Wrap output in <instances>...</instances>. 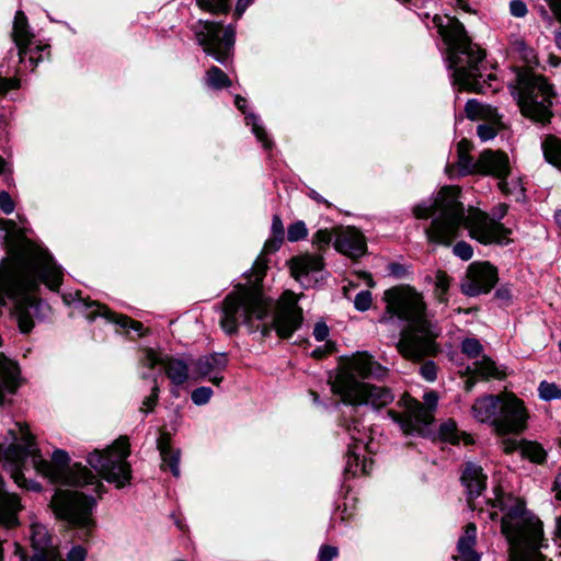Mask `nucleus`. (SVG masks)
I'll return each mask as SVG.
<instances>
[{"label":"nucleus","mask_w":561,"mask_h":561,"mask_svg":"<svg viewBox=\"0 0 561 561\" xmlns=\"http://www.w3.org/2000/svg\"><path fill=\"white\" fill-rule=\"evenodd\" d=\"M266 270V260L259 256L251 268L252 286L240 285L225 298L220 327L227 334H234L243 324L251 332L261 331L263 336L275 331L278 337L288 339L301 325L302 310L294 293L285 291L276 305L263 295L259 284Z\"/></svg>","instance_id":"obj_1"},{"label":"nucleus","mask_w":561,"mask_h":561,"mask_svg":"<svg viewBox=\"0 0 561 561\" xmlns=\"http://www.w3.org/2000/svg\"><path fill=\"white\" fill-rule=\"evenodd\" d=\"M61 280L62 270L53 256L44 249L31 248L0 265V306H4L7 299L12 300L19 328L28 333L41 307L34 295L39 283L58 290Z\"/></svg>","instance_id":"obj_2"},{"label":"nucleus","mask_w":561,"mask_h":561,"mask_svg":"<svg viewBox=\"0 0 561 561\" xmlns=\"http://www.w3.org/2000/svg\"><path fill=\"white\" fill-rule=\"evenodd\" d=\"M10 444H0V462L4 470L10 472L13 481L23 489L39 491L37 482L24 478L22 470L26 460L30 459L34 469L54 483H61L75 486L93 485V491L101 495L104 485L98 478L80 463L68 467L69 457L64 450H56L51 461L45 460L34 442L33 435L24 424L16 423L14 428L9 430Z\"/></svg>","instance_id":"obj_3"},{"label":"nucleus","mask_w":561,"mask_h":561,"mask_svg":"<svg viewBox=\"0 0 561 561\" xmlns=\"http://www.w3.org/2000/svg\"><path fill=\"white\" fill-rule=\"evenodd\" d=\"M459 194L458 186H445L433 203L419 204L413 208L414 216L420 219L438 214L426 229L428 240L449 245L458 237L460 228L466 227L471 238L480 243H504L510 230L477 208H469L466 214L458 201Z\"/></svg>","instance_id":"obj_4"},{"label":"nucleus","mask_w":561,"mask_h":561,"mask_svg":"<svg viewBox=\"0 0 561 561\" xmlns=\"http://www.w3.org/2000/svg\"><path fill=\"white\" fill-rule=\"evenodd\" d=\"M386 312L380 318L387 323L392 318L407 323L397 344L399 353L407 359L421 360L437 352V332L426 318V304L422 294L410 286H397L385 291Z\"/></svg>","instance_id":"obj_5"},{"label":"nucleus","mask_w":561,"mask_h":561,"mask_svg":"<svg viewBox=\"0 0 561 561\" xmlns=\"http://www.w3.org/2000/svg\"><path fill=\"white\" fill-rule=\"evenodd\" d=\"M387 375L388 368L375 360L371 354L355 352L341 358L331 388L346 404L380 409L392 402L393 394L388 388L366 380L383 379Z\"/></svg>","instance_id":"obj_6"},{"label":"nucleus","mask_w":561,"mask_h":561,"mask_svg":"<svg viewBox=\"0 0 561 561\" xmlns=\"http://www.w3.org/2000/svg\"><path fill=\"white\" fill-rule=\"evenodd\" d=\"M491 504L502 512L501 533L508 545L510 561H545L541 550L548 545L542 523L526 508L524 500L502 493Z\"/></svg>","instance_id":"obj_7"},{"label":"nucleus","mask_w":561,"mask_h":561,"mask_svg":"<svg viewBox=\"0 0 561 561\" xmlns=\"http://www.w3.org/2000/svg\"><path fill=\"white\" fill-rule=\"evenodd\" d=\"M432 23L448 46V62L449 68L454 70V84L459 90L481 92L484 50L471 42L465 26L457 19L434 15Z\"/></svg>","instance_id":"obj_8"},{"label":"nucleus","mask_w":561,"mask_h":561,"mask_svg":"<svg viewBox=\"0 0 561 561\" xmlns=\"http://www.w3.org/2000/svg\"><path fill=\"white\" fill-rule=\"evenodd\" d=\"M516 93L518 106L524 116L541 124L550 122L556 93L542 76L528 70L519 72Z\"/></svg>","instance_id":"obj_9"},{"label":"nucleus","mask_w":561,"mask_h":561,"mask_svg":"<svg viewBox=\"0 0 561 561\" xmlns=\"http://www.w3.org/2000/svg\"><path fill=\"white\" fill-rule=\"evenodd\" d=\"M129 454V440L121 436L108 448L91 453L88 462L103 479L121 489L131 480Z\"/></svg>","instance_id":"obj_10"},{"label":"nucleus","mask_w":561,"mask_h":561,"mask_svg":"<svg viewBox=\"0 0 561 561\" xmlns=\"http://www.w3.org/2000/svg\"><path fill=\"white\" fill-rule=\"evenodd\" d=\"M94 499L79 491L58 489L50 501V507L56 517L67 522L72 527L90 533L94 525L92 508Z\"/></svg>","instance_id":"obj_11"},{"label":"nucleus","mask_w":561,"mask_h":561,"mask_svg":"<svg viewBox=\"0 0 561 561\" xmlns=\"http://www.w3.org/2000/svg\"><path fill=\"white\" fill-rule=\"evenodd\" d=\"M193 30L204 51L213 56L217 61L225 62L233 48V27L228 26L224 28L219 23L198 21Z\"/></svg>","instance_id":"obj_12"},{"label":"nucleus","mask_w":561,"mask_h":561,"mask_svg":"<svg viewBox=\"0 0 561 561\" xmlns=\"http://www.w3.org/2000/svg\"><path fill=\"white\" fill-rule=\"evenodd\" d=\"M424 403L412 398L405 399V412L399 415L396 412H389L392 419L398 422L404 433H422L423 427L431 424L434 416L433 411L437 405L438 397L435 392H426L423 397Z\"/></svg>","instance_id":"obj_13"},{"label":"nucleus","mask_w":561,"mask_h":561,"mask_svg":"<svg viewBox=\"0 0 561 561\" xmlns=\"http://www.w3.org/2000/svg\"><path fill=\"white\" fill-rule=\"evenodd\" d=\"M494 430L497 434H518L526 428L528 414L524 402L512 392L501 393Z\"/></svg>","instance_id":"obj_14"},{"label":"nucleus","mask_w":561,"mask_h":561,"mask_svg":"<svg viewBox=\"0 0 561 561\" xmlns=\"http://www.w3.org/2000/svg\"><path fill=\"white\" fill-rule=\"evenodd\" d=\"M347 432L353 444L348 447L345 471L353 476L367 474L371 463L362 455V451L371 453L370 431L358 421H353L347 426Z\"/></svg>","instance_id":"obj_15"},{"label":"nucleus","mask_w":561,"mask_h":561,"mask_svg":"<svg viewBox=\"0 0 561 561\" xmlns=\"http://www.w3.org/2000/svg\"><path fill=\"white\" fill-rule=\"evenodd\" d=\"M511 173L508 156L501 150H483L468 174L492 175L499 179V188L508 194L506 178Z\"/></svg>","instance_id":"obj_16"},{"label":"nucleus","mask_w":561,"mask_h":561,"mask_svg":"<svg viewBox=\"0 0 561 561\" xmlns=\"http://www.w3.org/2000/svg\"><path fill=\"white\" fill-rule=\"evenodd\" d=\"M497 282V271L489 262H473L469 265L461 290L468 296L489 293Z\"/></svg>","instance_id":"obj_17"},{"label":"nucleus","mask_w":561,"mask_h":561,"mask_svg":"<svg viewBox=\"0 0 561 561\" xmlns=\"http://www.w3.org/2000/svg\"><path fill=\"white\" fill-rule=\"evenodd\" d=\"M12 38L19 49L21 62H28L33 70L41 60V53L44 46L31 47L33 34L28 30L27 19L22 11H18L14 18Z\"/></svg>","instance_id":"obj_18"},{"label":"nucleus","mask_w":561,"mask_h":561,"mask_svg":"<svg viewBox=\"0 0 561 561\" xmlns=\"http://www.w3.org/2000/svg\"><path fill=\"white\" fill-rule=\"evenodd\" d=\"M142 363L149 368H153L157 365H160L163 368L167 377L175 387L182 386L188 379V366L184 360L180 358H174L169 355H161L149 348L145 351Z\"/></svg>","instance_id":"obj_19"},{"label":"nucleus","mask_w":561,"mask_h":561,"mask_svg":"<svg viewBox=\"0 0 561 561\" xmlns=\"http://www.w3.org/2000/svg\"><path fill=\"white\" fill-rule=\"evenodd\" d=\"M31 540L34 550L31 561H64L45 526L39 524L32 525Z\"/></svg>","instance_id":"obj_20"},{"label":"nucleus","mask_w":561,"mask_h":561,"mask_svg":"<svg viewBox=\"0 0 561 561\" xmlns=\"http://www.w3.org/2000/svg\"><path fill=\"white\" fill-rule=\"evenodd\" d=\"M334 248L353 259L362 256L366 251V241L359 230L354 227L342 228L337 231Z\"/></svg>","instance_id":"obj_21"},{"label":"nucleus","mask_w":561,"mask_h":561,"mask_svg":"<svg viewBox=\"0 0 561 561\" xmlns=\"http://www.w3.org/2000/svg\"><path fill=\"white\" fill-rule=\"evenodd\" d=\"M228 358L224 353H214L199 357L194 363L195 371L201 377H208L209 381L218 386L222 381V377L218 376L227 367Z\"/></svg>","instance_id":"obj_22"},{"label":"nucleus","mask_w":561,"mask_h":561,"mask_svg":"<svg viewBox=\"0 0 561 561\" xmlns=\"http://www.w3.org/2000/svg\"><path fill=\"white\" fill-rule=\"evenodd\" d=\"M87 307L93 309L91 313L88 316L91 319L95 318L96 316L104 317L105 319L117 324L122 329L134 330L138 334V336H142L145 334L144 325L139 321H135L125 314L115 313L112 310H110L106 306L100 305L95 301L87 304Z\"/></svg>","instance_id":"obj_23"},{"label":"nucleus","mask_w":561,"mask_h":561,"mask_svg":"<svg viewBox=\"0 0 561 561\" xmlns=\"http://www.w3.org/2000/svg\"><path fill=\"white\" fill-rule=\"evenodd\" d=\"M501 400L500 394H485L474 400L471 405L472 416L480 423H489L494 427L496 413Z\"/></svg>","instance_id":"obj_24"},{"label":"nucleus","mask_w":561,"mask_h":561,"mask_svg":"<svg viewBox=\"0 0 561 561\" xmlns=\"http://www.w3.org/2000/svg\"><path fill=\"white\" fill-rule=\"evenodd\" d=\"M462 484L468 493V501L478 497L485 489L486 476L482 468L474 463H467L461 476Z\"/></svg>","instance_id":"obj_25"},{"label":"nucleus","mask_w":561,"mask_h":561,"mask_svg":"<svg viewBox=\"0 0 561 561\" xmlns=\"http://www.w3.org/2000/svg\"><path fill=\"white\" fill-rule=\"evenodd\" d=\"M20 500L15 494L4 491L0 477V524L10 528L18 524L16 514L21 510Z\"/></svg>","instance_id":"obj_26"},{"label":"nucleus","mask_w":561,"mask_h":561,"mask_svg":"<svg viewBox=\"0 0 561 561\" xmlns=\"http://www.w3.org/2000/svg\"><path fill=\"white\" fill-rule=\"evenodd\" d=\"M162 460V469H170L174 477H180V450L171 447V437L169 433H162L157 442Z\"/></svg>","instance_id":"obj_27"},{"label":"nucleus","mask_w":561,"mask_h":561,"mask_svg":"<svg viewBox=\"0 0 561 561\" xmlns=\"http://www.w3.org/2000/svg\"><path fill=\"white\" fill-rule=\"evenodd\" d=\"M291 275L301 280L311 272H318L323 267L322 257L316 254H304L295 256L289 262Z\"/></svg>","instance_id":"obj_28"},{"label":"nucleus","mask_w":561,"mask_h":561,"mask_svg":"<svg viewBox=\"0 0 561 561\" xmlns=\"http://www.w3.org/2000/svg\"><path fill=\"white\" fill-rule=\"evenodd\" d=\"M477 539V527L473 523H469L465 527L462 536L457 543L458 558L461 561H480V556L474 551Z\"/></svg>","instance_id":"obj_29"},{"label":"nucleus","mask_w":561,"mask_h":561,"mask_svg":"<svg viewBox=\"0 0 561 561\" xmlns=\"http://www.w3.org/2000/svg\"><path fill=\"white\" fill-rule=\"evenodd\" d=\"M0 376L3 387L10 392H14L19 386V367L16 363L0 355Z\"/></svg>","instance_id":"obj_30"},{"label":"nucleus","mask_w":561,"mask_h":561,"mask_svg":"<svg viewBox=\"0 0 561 561\" xmlns=\"http://www.w3.org/2000/svg\"><path fill=\"white\" fill-rule=\"evenodd\" d=\"M473 366L474 367L471 370L477 376H479L483 379H489V378L501 379L504 376V373L488 356H482L481 359L476 360Z\"/></svg>","instance_id":"obj_31"},{"label":"nucleus","mask_w":561,"mask_h":561,"mask_svg":"<svg viewBox=\"0 0 561 561\" xmlns=\"http://www.w3.org/2000/svg\"><path fill=\"white\" fill-rule=\"evenodd\" d=\"M467 117L470 119H488L492 121L497 117L495 108L490 105L482 104L476 100H469L465 107Z\"/></svg>","instance_id":"obj_32"},{"label":"nucleus","mask_w":561,"mask_h":561,"mask_svg":"<svg viewBox=\"0 0 561 561\" xmlns=\"http://www.w3.org/2000/svg\"><path fill=\"white\" fill-rule=\"evenodd\" d=\"M542 150L546 160L561 171V140L554 136L547 137Z\"/></svg>","instance_id":"obj_33"},{"label":"nucleus","mask_w":561,"mask_h":561,"mask_svg":"<svg viewBox=\"0 0 561 561\" xmlns=\"http://www.w3.org/2000/svg\"><path fill=\"white\" fill-rule=\"evenodd\" d=\"M471 150V144L467 139H462L458 144V168L461 174H468L470 169L473 168V158L469 154Z\"/></svg>","instance_id":"obj_34"},{"label":"nucleus","mask_w":561,"mask_h":561,"mask_svg":"<svg viewBox=\"0 0 561 561\" xmlns=\"http://www.w3.org/2000/svg\"><path fill=\"white\" fill-rule=\"evenodd\" d=\"M434 296L439 304L447 305L448 290L450 286V277L443 271H438L435 275Z\"/></svg>","instance_id":"obj_35"},{"label":"nucleus","mask_w":561,"mask_h":561,"mask_svg":"<svg viewBox=\"0 0 561 561\" xmlns=\"http://www.w3.org/2000/svg\"><path fill=\"white\" fill-rule=\"evenodd\" d=\"M206 83L213 89H222L231 85L228 76L218 67L214 66L206 72Z\"/></svg>","instance_id":"obj_36"},{"label":"nucleus","mask_w":561,"mask_h":561,"mask_svg":"<svg viewBox=\"0 0 561 561\" xmlns=\"http://www.w3.org/2000/svg\"><path fill=\"white\" fill-rule=\"evenodd\" d=\"M520 454L523 457L537 463H541L546 459L545 449L535 442H523L520 444Z\"/></svg>","instance_id":"obj_37"},{"label":"nucleus","mask_w":561,"mask_h":561,"mask_svg":"<svg viewBox=\"0 0 561 561\" xmlns=\"http://www.w3.org/2000/svg\"><path fill=\"white\" fill-rule=\"evenodd\" d=\"M440 434L444 437V439L449 440L451 443H459L460 436L463 438V443L466 445H469L472 443V438L470 435L461 433H458L457 426L455 422L449 421L440 426Z\"/></svg>","instance_id":"obj_38"},{"label":"nucleus","mask_w":561,"mask_h":561,"mask_svg":"<svg viewBox=\"0 0 561 561\" xmlns=\"http://www.w3.org/2000/svg\"><path fill=\"white\" fill-rule=\"evenodd\" d=\"M245 122L247 125L252 127L253 134L256 136L257 140L263 144L264 148H271L272 142L268 140L264 128L259 124V118L253 114H249L245 116Z\"/></svg>","instance_id":"obj_39"},{"label":"nucleus","mask_w":561,"mask_h":561,"mask_svg":"<svg viewBox=\"0 0 561 561\" xmlns=\"http://www.w3.org/2000/svg\"><path fill=\"white\" fill-rule=\"evenodd\" d=\"M202 10L210 13L227 12L229 9V0H196Z\"/></svg>","instance_id":"obj_40"},{"label":"nucleus","mask_w":561,"mask_h":561,"mask_svg":"<svg viewBox=\"0 0 561 561\" xmlns=\"http://www.w3.org/2000/svg\"><path fill=\"white\" fill-rule=\"evenodd\" d=\"M538 390L540 398L543 400L548 401L561 398V389L554 383L542 381Z\"/></svg>","instance_id":"obj_41"},{"label":"nucleus","mask_w":561,"mask_h":561,"mask_svg":"<svg viewBox=\"0 0 561 561\" xmlns=\"http://www.w3.org/2000/svg\"><path fill=\"white\" fill-rule=\"evenodd\" d=\"M496 121L497 117L490 121L489 124H481L478 126L477 133L482 141L493 139L497 135L499 127Z\"/></svg>","instance_id":"obj_42"},{"label":"nucleus","mask_w":561,"mask_h":561,"mask_svg":"<svg viewBox=\"0 0 561 561\" xmlns=\"http://www.w3.org/2000/svg\"><path fill=\"white\" fill-rule=\"evenodd\" d=\"M308 234L307 227L304 221H297L290 225L287 229V239L290 242H296L306 238Z\"/></svg>","instance_id":"obj_43"},{"label":"nucleus","mask_w":561,"mask_h":561,"mask_svg":"<svg viewBox=\"0 0 561 561\" xmlns=\"http://www.w3.org/2000/svg\"><path fill=\"white\" fill-rule=\"evenodd\" d=\"M461 350L469 357L476 358L482 352V345L477 339H466L462 341Z\"/></svg>","instance_id":"obj_44"},{"label":"nucleus","mask_w":561,"mask_h":561,"mask_svg":"<svg viewBox=\"0 0 561 561\" xmlns=\"http://www.w3.org/2000/svg\"><path fill=\"white\" fill-rule=\"evenodd\" d=\"M213 396V390L209 387H199L192 392V401L196 405L206 404Z\"/></svg>","instance_id":"obj_45"},{"label":"nucleus","mask_w":561,"mask_h":561,"mask_svg":"<svg viewBox=\"0 0 561 561\" xmlns=\"http://www.w3.org/2000/svg\"><path fill=\"white\" fill-rule=\"evenodd\" d=\"M153 387H152V390H151V393L150 396L146 397L142 401V405L140 408V410L145 413H148L150 411L153 410V408L156 407L157 404V401H158V397H159V387L157 385V379L154 378L153 379Z\"/></svg>","instance_id":"obj_46"},{"label":"nucleus","mask_w":561,"mask_h":561,"mask_svg":"<svg viewBox=\"0 0 561 561\" xmlns=\"http://www.w3.org/2000/svg\"><path fill=\"white\" fill-rule=\"evenodd\" d=\"M371 300V293L369 290H362L356 295L354 306L358 311H366L370 308Z\"/></svg>","instance_id":"obj_47"},{"label":"nucleus","mask_w":561,"mask_h":561,"mask_svg":"<svg viewBox=\"0 0 561 561\" xmlns=\"http://www.w3.org/2000/svg\"><path fill=\"white\" fill-rule=\"evenodd\" d=\"M331 240L332 234L328 229H320L313 236V244L317 245L319 250L328 247Z\"/></svg>","instance_id":"obj_48"},{"label":"nucleus","mask_w":561,"mask_h":561,"mask_svg":"<svg viewBox=\"0 0 561 561\" xmlns=\"http://www.w3.org/2000/svg\"><path fill=\"white\" fill-rule=\"evenodd\" d=\"M510 13L514 18H525L528 13V8L523 0H512L510 2Z\"/></svg>","instance_id":"obj_49"},{"label":"nucleus","mask_w":561,"mask_h":561,"mask_svg":"<svg viewBox=\"0 0 561 561\" xmlns=\"http://www.w3.org/2000/svg\"><path fill=\"white\" fill-rule=\"evenodd\" d=\"M454 254L457 255L458 257H460L463 261H468V260H470L472 257L473 250H472L470 244H468L467 242L462 241V242H458L454 247Z\"/></svg>","instance_id":"obj_50"},{"label":"nucleus","mask_w":561,"mask_h":561,"mask_svg":"<svg viewBox=\"0 0 561 561\" xmlns=\"http://www.w3.org/2000/svg\"><path fill=\"white\" fill-rule=\"evenodd\" d=\"M420 374L427 381H434L437 376V367L433 362H426L420 367Z\"/></svg>","instance_id":"obj_51"},{"label":"nucleus","mask_w":561,"mask_h":561,"mask_svg":"<svg viewBox=\"0 0 561 561\" xmlns=\"http://www.w3.org/2000/svg\"><path fill=\"white\" fill-rule=\"evenodd\" d=\"M14 202L7 192H0V208L4 214H11L14 210Z\"/></svg>","instance_id":"obj_52"},{"label":"nucleus","mask_w":561,"mask_h":561,"mask_svg":"<svg viewBox=\"0 0 561 561\" xmlns=\"http://www.w3.org/2000/svg\"><path fill=\"white\" fill-rule=\"evenodd\" d=\"M87 550L81 546H75L67 553V561H85Z\"/></svg>","instance_id":"obj_53"},{"label":"nucleus","mask_w":561,"mask_h":561,"mask_svg":"<svg viewBox=\"0 0 561 561\" xmlns=\"http://www.w3.org/2000/svg\"><path fill=\"white\" fill-rule=\"evenodd\" d=\"M20 82L15 78H2L0 77V94H4L10 90L18 89Z\"/></svg>","instance_id":"obj_54"},{"label":"nucleus","mask_w":561,"mask_h":561,"mask_svg":"<svg viewBox=\"0 0 561 561\" xmlns=\"http://www.w3.org/2000/svg\"><path fill=\"white\" fill-rule=\"evenodd\" d=\"M337 556V548L322 546L319 551V561H332Z\"/></svg>","instance_id":"obj_55"},{"label":"nucleus","mask_w":561,"mask_h":561,"mask_svg":"<svg viewBox=\"0 0 561 561\" xmlns=\"http://www.w3.org/2000/svg\"><path fill=\"white\" fill-rule=\"evenodd\" d=\"M329 335V328L325 323L319 322L314 325L313 336L317 341L322 342Z\"/></svg>","instance_id":"obj_56"},{"label":"nucleus","mask_w":561,"mask_h":561,"mask_svg":"<svg viewBox=\"0 0 561 561\" xmlns=\"http://www.w3.org/2000/svg\"><path fill=\"white\" fill-rule=\"evenodd\" d=\"M283 240H284V238L273 236V238L268 239L265 242L263 251L266 253H270V252H274V251L278 250Z\"/></svg>","instance_id":"obj_57"},{"label":"nucleus","mask_w":561,"mask_h":561,"mask_svg":"<svg viewBox=\"0 0 561 561\" xmlns=\"http://www.w3.org/2000/svg\"><path fill=\"white\" fill-rule=\"evenodd\" d=\"M272 232L275 237L284 238V226L279 216L274 215L272 220Z\"/></svg>","instance_id":"obj_58"},{"label":"nucleus","mask_w":561,"mask_h":561,"mask_svg":"<svg viewBox=\"0 0 561 561\" xmlns=\"http://www.w3.org/2000/svg\"><path fill=\"white\" fill-rule=\"evenodd\" d=\"M502 448L504 453L511 454L517 449L520 450V444L516 439L505 438L502 440Z\"/></svg>","instance_id":"obj_59"},{"label":"nucleus","mask_w":561,"mask_h":561,"mask_svg":"<svg viewBox=\"0 0 561 561\" xmlns=\"http://www.w3.org/2000/svg\"><path fill=\"white\" fill-rule=\"evenodd\" d=\"M551 11L561 23V0H547Z\"/></svg>","instance_id":"obj_60"},{"label":"nucleus","mask_w":561,"mask_h":561,"mask_svg":"<svg viewBox=\"0 0 561 561\" xmlns=\"http://www.w3.org/2000/svg\"><path fill=\"white\" fill-rule=\"evenodd\" d=\"M251 3L252 0H238L234 12L237 18H240Z\"/></svg>","instance_id":"obj_61"},{"label":"nucleus","mask_w":561,"mask_h":561,"mask_svg":"<svg viewBox=\"0 0 561 561\" xmlns=\"http://www.w3.org/2000/svg\"><path fill=\"white\" fill-rule=\"evenodd\" d=\"M553 491L556 492L557 500L561 501V472L556 477Z\"/></svg>","instance_id":"obj_62"},{"label":"nucleus","mask_w":561,"mask_h":561,"mask_svg":"<svg viewBox=\"0 0 561 561\" xmlns=\"http://www.w3.org/2000/svg\"><path fill=\"white\" fill-rule=\"evenodd\" d=\"M468 371L471 373V376L466 380V383H465V389L467 391H471L472 388L474 387L476 385V374L470 369L468 368Z\"/></svg>","instance_id":"obj_63"},{"label":"nucleus","mask_w":561,"mask_h":561,"mask_svg":"<svg viewBox=\"0 0 561 561\" xmlns=\"http://www.w3.org/2000/svg\"><path fill=\"white\" fill-rule=\"evenodd\" d=\"M15 227V224L11 220L0 219V229L11 232Z\"/></svg>","instance_id":"obj_64"}]
</instances>
